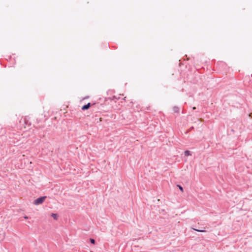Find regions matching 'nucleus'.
<instances>
[{
	"mask_svg": "<svg viewBox=\"0 0 252 252\" xmlns=\"http://www.w3.org/2000/svg\"><path fill=\"white\" fill-rule=\"evenodd\" d=\"M196 109V107H193V109Z\"/></svg>",
	"mask_w": 252,
	"mask_h": 252,
	"instance_id": "9b49d317",
	"label": "nucleus"
},
{
	"mask_svg": "<svg viewBox=\"0 0 252 252\" xmlns=\"http://www.w3.org/2000/svg\"><path fill=\"white\" fill-rule=\"evenodd\" d=\"M173 110L174 113H179L180 108L178 106H174L173 108Z\"/></svg>",
	"mask_w": 252,
	"mask_h": 252,
	"instance_id": "7ed1b4c3",
	"label": "nucleus"
},
{
	"mask_svg": "<svg viewBox=\"0 0 252 252\" xmlns=\"http://www.w3.org/2000/svg\"><path fill=\"white\" fill-rule=\"evenodd\" d=\"M47 198L46 196H43L37 198L35 199L33 202V204L35 205H38L42 204Z\"/></svg>",
	"mask_w": 252,
	"mask_h": 252,
	"instance_id": "f257e3e1",
	"label": "nucleus"
},
{
	"mask_svg": "<svg viewBox=\"0 0 252 252\" xmlns=\"http://www.w3.org/2000/svg\"><path fill=\"white\" fill-rule=\"evenodd\" d=\"M91 252H94L91 251Z\"/></svg>",
	"mask_w": 252,
	"mask_h": 252,
	"instance_id": "ddd939ff",
	"label": "nucleus"
},
{
	"mask_svg": "<svg viewBox=\"0 0 252 252\" xmlns=\"http://www.w3.org/2000/svg\"><path fill=\"white\" fill-rule=\"evenodd\" d=\"M193 128V126H192V127H190V129H192Z\"/></svg>",
	"mask_w": 252,
	"mask_h": 252,
	"instance_id": "f8f14e48",
	"label": "nucleus"
},
{
	"mask_svg": "<svg viewBox=\"0 0 252 252\" xmlns=\"http://www.w3.org/2000/svg\"><path fill=\"white\" fill-rule=\"evenodd\" d=\"M185 154L186 156H190L191 155V152L188 150H187L185 152Z\"/></svg>",
	"mask_w": 252,
	"mask_h": 252,
	"instance_id": "423d86ee",
	"label": "nucleus"
},
{
	"mask_svg": "<svg viewBox=\"0 0 252 252\" xmlns=\"http://www.w3.org/2000/svg\"><path fill=\"white\" fill-rule=\"evenodd\" d=\"M114 98L117 99V98L116 97V96H113V98L112 99H114Z\"/></svg>",
	"mask_w": 252,
	"mask_h": 252,
	"instance_id": "9d476101",
	"label": "nucleus"
},
{
	"mask_svg": "<svg viewBox=\"0 0 252 252\" xmlns=\"http://www.w3.org/2000/svg\"><path fill=\"white\" fill-rule=\"evenodd\" d=\"M177 187L179 188V189L182 191V192H183L184 191V189H183V188L181 186V185H177Z\"/></svg>",
	"mask_w": 252,
	"mask_h": 252,
	"instance_id": "6e6552de",
	"label": "nucleus"
},
{
	"mask_svg": "<svg viewBox=\"0 0 252 252\" xmlns=\"http://www.w3.org/2000/svg\"><path fill=\"white\" fill-rule=\"evenodd\" d=\"M90 241L91 243V244H92L94 245V244H95V240H94V239H93V238H90Z\"/></svg>",
	"mask_w": 252,
	"mask_h": 252,
	"instance_id": "0eeeda50",
	"label": "nucleus"
},
{
	"mask_svg": "<svg viewBox=\"0 0 252 252\" xmlns=\"http://www.w3.org/2000/svg\"><path fill=\"white\" fill-rule=\"evenodd\" d=\"M24 218L25 219H28L29 218H28V216H24Z\"/></svg>",
	"mask_w": 252,
	"mask_h": 252,
	"instance_id": "1a4fd4ad",
	"label": "nucleus"
},
{
	"mask_svg": "<svg viewBox=\"0 0 252 252\" xmlns=\"http://www.w3.org/2000/svg\"><path fill=\"white\" fill-rule=\"evenodd\" d=\"M91 106V103L90 102H89L87 104H85L84 105H83L82 107V110L84 111V110H88L90 107Z\"/></svg>",
	"mask_w": 252,
	"mask_h": 252,
	"instance_id": "f03ea898",
	"label": "nucleus"
},
{
	"mask_svg": "<svg viewBox=\"0 0 252 252\" xmlns=\"http://www.w3.org/2000/svg\"><path fill=\"white\" fill-rule=\"evenodd\" d=\"M51 217L55 220L58 219V215L57 214L52 213L51 214Z\"/></svg>",
	"mask_w": 252,
	"mask_h": 252,
	"instance_id": "20e7f679",
	"label": "nucleus"
},
{
	"mask_svg": "<svg viewBox=\"0 0 252 252\" xmlns=\"http://www.w3.org/2000/svg\"><path fill=\"white\" fill-rule=\"evenodd\" d=\"M192 229L194 230L198 231V232H204L206 231L205 230H203V229H196V228H193Z\"/></svg>",
	"mask_w": 252,
	"mask_h": 252,
	"instance_id": "39448f33",
	"label": "nucleus"
}]
</instances>
